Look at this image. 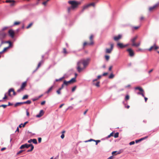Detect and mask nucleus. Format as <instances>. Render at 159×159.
I'll list each match as a JSON object with an SVG mask.
<instances>
[{"label":"nucleus","mask_w":159,"mask_h":159,"mask_svg":"<svg viewBox=\"0 0 159 159\" xmlns=\"http://www.w3.org/2000/svg\"><path fill=\"white\" fill-rule=\"evenodd\" d=\"M42 140V138H38V142L39 143H40Z\"/></svg>","instance_id":"obj_53"},{"label":"nucleus","mask_w":159,"mask_h":159,"mask_svg":"<svg viewBox=\"0 0 159 159\" xmlns=\"http://www.w3.org/2000/svg\"><path fill=\"white\" fill-rule=\"evenodd\" d=\"M9 48V47H6V48H4L3 50V51L2 52H0V53H2V52H5L7 49H8V48Z\"/></svg>","instance_id":"obj_29"},{"label":"nucleus","mask_w":159,"mask_h":159,"mask_svg":"<svg viewBox=\"0 0 159 159\" xmlns=\"http://www.w3.org/2000/svg\"><path fill=\"white\" fill-rule=\"evenodd\" d=\"M26 115L27 116H29V111H26Z\"/></svg>","instance_id":"obj_61"},{"label":"nucleus","mask_w":159,"mask_h":159,"mask_svg":"<svg viewBox=\"0 0 159 159\" xmlns=\"http://www.w3.org/2000/svg\"><path fill=\"white\" fill-rule=\"evenodd\" d=\"M7 97L6 95L5 94V96H4V97L3 98V99H7Z\"/></svg>","instance_id":"obj_64"},{"label":"nucleus","mask_w":159,"mask_h":159,"mask_svg":"<svg viewBox=\"0 0 159 159\" xmlns=\"http://www.w3.org/2000/svg\"><path fill=\"white\" fill-rule=\"evenodd\" d=\"M33 24V22L31 23L28 25L26 27V28L27 29H29V28L31 27V26Z\"/></svg>","instance_id":"obj_25"},{"label":"nucleus","mask_w":159,"mask_h":159,"mask_svg":"<svg viewBox=\"0 0 159 159\" xmlns=\"http://www.w3.org/2000/svg\"><path fill=\"white\" fill-rule=\"evenodd\" d=\"M8 28V27H4L3 28L2 30H6V29H7Z\"/></svg>","instance_id":"obj_57"},{"label":"nucleus","mask_w":159,"mask_h":159,"mask_svg":"<svg viewBox=\"0 0 159 159\" xmlns=\"http://www.w3.org/2000/svg\"><path fill=\"white\" fill-rule=\"evenodd\" d=\"M47 2H46V1L44 2L43 3V4L44 5H46V4Z\"/></svg>","instance_id":"obj_59"},{"label":"nucleus","mask_w":159,"mask_h":159,"mask_svg":"<svg viewBox=\"0 0 159 159\" xmlns=\"http://www.w3.org/2000/svg\"><path fill=\"white\" fill-rule=\"evenodd\" d=\"M114 77V75L113 74V73H111L110 75L109 76V79H112Z\"/></svg>","instance_id":"obj_31"},{"label":"nucleus","mask_w":159,"mask_h":159,"mask_svg":"<svg viewBox=\"0 0 159 159\" xmlns=\"http://www.w3.org/2000/svg\"><path fill=\"white\" fill-rule=\"evenodd\" d=\"M11 92H13V95H16V93L15 92L14 89H11L8 91V95L9 96H11Z\"/></svg>","instance_id":"obj_17"},{"label":"nucleus","mask_w":159,"mask_h":159,"mask_svg":"<svg viewBox=\"0 0 159 159\" xmlns=\"http://www.w3.org/2000/svg\"><path fill=\"white\" fill-rule=\"evenodd\" d=\"M159 47L157 46L156 44H154V45L148 49L149 51H151L152 50H156L159 48Z\"/></svg>","instance_id":"obj_11"},{"label":"nucleus","mask_w":159,"mask_h":159,"mask_svg":"<svg viewBox=\"0 0 159 159\" xmlns=\"http://www.w3.org/2000/svg\"><path fill=\"white\" fill-rule=\"evenodd\" d=\"M42 63V61H40L37 67V69H38Z\"/></svg>","instance_id":"obj_36"},{"label":"nucleus","mask_w":159,"mask_h":159,"mask_svg":"<svg viewBox=\"0 0 159 159\" xmlns=\"http://www.w3.org/2000/svg\"><path fill=\"white\" fill-rule=\"evenodd\" d=\"M44 113V111L43 110H40L39 114L36 116L37 117L39 118L43 116Z\"/></svg>","instance_id":"obj_16"},{"label":"nucleus","mask_w":159,"mask_h":159,"mask_svg":"<svg viewBox=\"0 0 159 159\" xmlns=\"http://www.w3.org/2000/svg\"><path fill=\"white\" fill-rule=\"evenodd\" d=\"M88 111V109H86L84 111V115H85L87 113V111Z\"/></svg>","instance_id":"obj_52"},{"label":"nucleus","mask_w":159,"mask_h":159,"mask_svg":"<svg viewBox=\"0 0 159 159\" xmlns=\"http://www.w3.org/2000/svg\"><path fill=\"white\" fill-rule=\"evenodd\" d=\"M117 46L120 48H123L129 46L128 44L124 45L122 43H118L117 44Z\"/></svg>","instance_id":"obj_10"},{"label":"nucleus","mask_w":159,"mask_h":159,"mask_svg":"<svg viewBox=\"0 0 159 159\" xmlns=\"http://www.w3.org/2000/svg\"><path fill=\"white\" fill-rule=\"evenodd\" d=\"M31 102L30 100H27L26 102H24V104H30L31 103Z\"/></svg>","instance_id":"obj_28"},{"label":"nucleus","mask_w":159,"mask_h":159,"mask_svg":"<svg viewBox=\"0 0 159 159\" xmlns=\"http://www.w3.org/2000/svg\"><path fill=\"white\" fill-rule=\"evenodd\" d=\"M143 92H139L138 93V94H141V95H142V96L143 97H144V93H143Z\"/></svg>","instance_id":"obj_43"},{"label":"nucleus","mask_w":159,"mask_h":159,"mask_svg":"<svg viewBox=\"0 0 159 159\" xmlns=\"http://www.w3.org/2000/svg\"><path fill=\"white\" fill-rule=\"evenodd\" d=\"M8 34L9 36L12 38L14 37L15 34V33L12 29L8 31Z\"/></svg>","instance_id":"obj_12"},{"label":"nucleus","mask_w":159,"mask_h":159,"mask_svg":"<svg viewBox=\"0 0 159 159\" xmlns=\"http://www.w3.org/2000/svg\"><path fill=\"white\" fill-rule=\"evenodd\" d=\"M68 3L71 5L70 7L67 8L68 12L69 13L70 12L71 10H74L77 8L78 6L81 4L80 2L75 1H68Z\"/></svg>","instance_id":"obj_1"},{"label":"nucleus","mask_w":159,"mask_h":159,"mask_svg":"<svg viewBox=\"0 0 159 159\" xmlns=\"http://www.w3.org/2000/svg\"><path fill=\"white\" fill-rule=\"evenodd\" d=\"M76 86H75L74 87L72 88V92H74L75 90L76 89Z\"/></svg>","instance_id":"obj_46"},{"label":"nucleus","mask_w":159,"mask_h":159,"mask_svg":"<svg viewBox=\"0 0 159 159\" xmlns=\"http://www.w3.org/2000/svg\"><path fill=\"white\" fill-rule=\"evenodd\" d=\"M111 48H107L106 49V52L107 53H111L113 48L114 45L112 43H111L110 44Z\"/></svg>","instance_id":"obj_7"},{"label":"nucleus","mask_w":159,"mask_h":159,"mask_svg":"<svg viewBox=\"0 0 159 159\" xmlns=\"http://www.w3.org/2000/svg\"><path fill=\"white\" fill-rule=\"evenodd\" d=\"M122 36L121 34H119L117 36H116L113 37V40L116 41H118L122 38Z\"/></svg>","instance_id":"obj_8"},{"label":"nucleus","mask_w":159,"mask_h":159,"mask_svg":"<svg viewBox=\"0 0 159 159\" xmlns=\"http://www.w3.org/2000/svg\"><path fill=\"white\" fill-rule=\"evenodd\" d=\"M129 95H127L126 96H125V100L126 101V100H129Z\"/></svg>","instance_id":"obj_40"},{"label":"nucleus","mask_w":159,"mask_h":159,"mask_svg":"<svg viewBox=\"0 0 159 159\" xmlns=\"http://www.w3.org/2000/svg\"><path fill=\"white\" fill-rule=\"evenodd\" d=\"M30 147H31V149L30 150H29L27 151V152H30L32 151L34 149V147L33 145L32 144L31 146H30Z\"/></svg>","instance_id":"obj_32"},{"label":"nucleus","mask_w":159,"mask_h":159,"mask_svg":"<svg viewBox=\"0 0 159 159\" xmlns=\"http://www.w3.org/2000/svg\"><path fill=\"white\" fill-rule=\"evenodd\" d=\"M135 143V142L134 141H132L130 142L129 143L130 145H132L134 144Z\"/></svg>","instance_id":"obj_49"},{"label":"nucleus","mask_w":159,"mask_h":159,"mask_svg":"<svg viewBox=\"0 0 159 159\" xmlns=\"http://www.w3.org/2000/svg\"><path fill=\"white\" fill-rule=\"evenodd\" d=\"M53 86H51L49 89L46 92V93H50V92H51L52 89V88H53Z\"/></svg>","instance_id":"obj_23"},{"label":"nucleus","mask_w":159,"mask_h":159,"mask_svg":"<svg viewBox=\"0 0 159 159\" xmlns=\"http://www.w3.org/2000/svg\"><path fill=\"white\" fill-rule=\"evenodd\" d=\"M5 2L6 3H11V2H13L11 4V6H12L14 4V1L13 0H6L5 1Z\"/></svg>","instance_id":"obj_21"},{"label":"nucleus","mask_w":159,"mask_h":159,"mask_svg":"<svg viewBox=\"0 0 159 159\" xmlns=\"http://www.w3.org/2000/svg\"><path fill=\"white\" fill-rule=\"evenodd\" d=\"M28 98V96L27 95H25L22 98L23 100L27 99Z\"/></svg>","instance_id":"obj_26"},{"label":"nucleus","mask_w":159,"mask_h":159,"mask_svg":"<svg viewBox=\"0 0 159 159\" xmlns=\"http://www.w3.org/2000/svg\"><path fill=\"white\" fill-rule=\"evenodd\" d=\"M24 104V102H18L16 103L15 105V107L19 105L20 104Z\"/></svg>","instance_id":"obj_27"},{"label":"nucleus","mask_w":159,"mask_h":159,"mask_svg":"<svg viewBox=\"0 0 159 159\" xmlns=\"http://www.w3.org/2000/svg\"><path fill=\"white\" fill-rule=\"evenodd\" d=\"M63 52L64 54H67V52L66 51V49L65 48H64L63 49Z\"/></svg>","instance_id":"obj_41"},{"label":"nucleus","mask_w":159,"mask_h":159,"mask_svg":"<svg viewBox=\"0 0 159 159\" xmlns=\"http://www.w3.org/2000/svg\"><path fill=\"white\" fill-rule=\"evenodd\" d=\"M114 157L113 156H111L109 157L107 159H113Z\"/></svg>","instance_id":"obj_60"},{"label":"nucleus","mask_w":159,"mask_h":159,"mask_svg":"<svg viewBox=\"0 0 159 159\" xmlns=\"http://www.w3.org/2000/svg\"><path fill=\"white\" fill-rule=\"evenodd\" d=\"M32 145V144H28L27 143H25L24 144L22 145L20 147V148L21 149H23L25 148H28L29 147H30V146Z\"/></svg>","instance_id":"obj_13"},{"label":"nucleus","mask_w":159,"mask_h":159,"mask_svg":"<svg viewBox=\"0 0 159 159\" xmlns=\"http://www.w3.org/2000/svg\"><path fill=\"white\" fill-rule=\"evenodd\" d=\"M108 74V73H104L102 75L103 76H105L107 75Z\"/></svg>","instance_id":"obj_58"},{"label":"nucleus","mask_w":159,"mask_h":159,"mask_svg":"<svg viewBox=\"0 0 159 159\" xmlns=\"http://www.w3.org/2000/svg\"><path fill=\"white\" fill-rule=\"evenodd\" d=\"M24 151L23 150H21L19 151L17 153V155H19L20 154V153H22V152H23Z\"/></svg>","instance_id":"obj_48"},{"label":"nucleus","mask_w":159,"mask_h":159,"mask_svg":"<svg viewBox=\"0 0 159 159\" xmlns=\"http://www.w3.org/2000/svg\"><path fill=\"white\" fill-rule=\"evenodd\" d=\"M89 7L91 6H93V7H95V4L94 2H92L88 4Z\"/></svg>","instance_id":"obj_34"},{"label":"nucleus","mask_w":159,"mask_h":159,"mask_svg":"<svg viewBox=\"0 0 159 159\" xmlns=\"http://www.w3.org/2000/svg\"><path fill=\"white\" fill-rule=\"evenodd\" d=\"M140 20H142L144 19V17L143 16H142L140 17Z\"/></svg>","instance_id":"obj_54"},{"label":"nucleus","mask_w":159,"mask_h":159,"mask_svg":"<svg viewBox=\"0 0 159 159\" xmlns=\"http://www.w3.org/2000/svg\"><path fill=\"white\" fill-rule=\"evenodd\" d=\"M5 43H8L9 44V46L8 47H9V48L12 45V43H11V42L10 41H6V42H5Z\"/></svg>","instance_id":"obj_30"},{"label":"nucleus","mask_w":159,"mask_h":159,"mask_svg":"<svg viewBox=\"0 0 159 159\" xmlns=\"http://www.w3.org/2000/svg\"><path fill=\"white\" fill-rule=\"evenodd\" d=\"M7 106V105H0V107H3L4 108H5Z\"/></svg>","instance_id":"obj_47"},{"label":"nucleus","mask_w":159,"mask_h":159,"mask_svg":"<svg viewBox=\"0 0 159 159\" xmlns=\"http://www.w3.org/2000/svg\"><path fill=\"white\" fill-rule=\"evenodd\" d=\"M135 89H138L141 92H143V89L141 88L137 87L135 88Z\"/></svg>","instance_id":"obj_22"},{"label":"nucleus","mask_w":159,"mask_h":159,"mask_svg":"<svg viewBox=\"0 0 159 159\" xmlns=\"http://www.w3.org/2000/svg\"><path fill=\"white\" fill-rule=\"evenodd\" d=\"M93 35H91L89 37V40L90 41V42L89 43V45H92L94 43L93 41Z\"/></svg>","instance_id":"obj_14"},{"label":"nucleus","mask_w":159,"mask_h":159,"mask_svg":"<svg viewBox=\"0 0 159 159\" xmlns=\"http://www.w3.org/2000/svg\"><path fill=\"white\" fill-rule=\"evenodd\" d=\"M20 23L19 22L16 21L14 22V25H19L20 24Z\"/></svg>","instance_id":"obj_42"},{"label":"nucleus","mask_w":159,"mask_h":159,"mask_svg":"<svg viewBox=\"0 0 159 159\" xmlns=\"http://www.w3.org/2000/svg\"><path fill=\"white\" fill-rule=\"evenodd\" d=\"M100 140H95L94 142H96V145H97L98 143H99L100 142Z\"/></svg>","instance_id":"obj_44"},{"label":"nucleus","mask_w":159,"mask_h":159,"mask_svg":"<svg viewBox=\"0 0 159 159\" xmlns=\"http://www.w3.org/2000/svg\"><path fill=\"white\" fill-rule=\"evenodd\" d=\"M6 36V34L2 32L0 33V39H2Z\"/></svg>","instance_id":"obj_18"},{"label":"nucleus","mask_w":159,"mask_h":159,"mask_svg":"<svg viewBox=\"0 0 159 159\" xmlns=\"http://www.w3.org/2000/svg\"><path fill=\"white\" fill-rule=\"evenodd\" d=\"M138 36L136 35L133 37L131 39L130 42L131 43V45L133 47H138L141 44V42L139 41L137 43H135V41L137 38Z\"/></svg>","instance_id":"obj_2"},{"label":"nucleus","mask_w":159,"mask_h":159,"mask_svg":"<svg viewBox=\"0 0 159 159\" xmlns=\"http://www.w3.org/2000/svg\"><path fill=\"white\" fill-rule=\"evenodd\" d=\"M32 142H33V143H34V144H37V140L35 139H32Z\"/></svg>","instance_id":"obj_38"},{"label":"nucleus","mask_w":159,"mask_h":159,"mask_svg":"<svg viewBox=\"0 0 159 159\" xmlns=\"http://www.w3.org/2000/svg\"><path fill=\"white\" fill-rule=\"evenodd\" d=\"M140 142V140H135V142L136 143H139V142Z\"/></svg>","instance_id":"obj_63"},{"label":"nucleus","mask_w":159,"mask_h":159,"mask_svg":"<svg viewBox=\"0 0 159 159\" xmlns=\"http://www.w3.org/2000/svg\"><path fill=\"white\" fill-rule=\"evenodd\" d=\"M26 84L27 82L26 81L23 82L21 85L20 88L17 90V92L20 93L23 91L24 90L25 87L26 86Z\"/></svg>","instance_id":"obj_5"},{"label":"nucleus","mask_w":159,"mask_h":159,"mask_svg":"<svg viewBox=\"0 0 159 159\" xmlns=\"http://www.w3.org/2000/svg\"><path fill=\"white\" fill-rule=\"evenodd\" d=\"M119 136V133L118 132H117L114 135V137L115 138H117Z\"/></svg>","instance_id":"obj_37"},{"label":"nucleus","mask_w":159,"mask_h":159,"mask_svg":"<svg viewBox=\"0 0 159 159\" xmlns=\"http://www.w3.org/2000/svg\"><path fill=\"white\" fill-rule=\"evenodd\" d=\"M105 58L107 61L109 60L110 57L108 55H105Z\"/></svg>","instance_id":"obj_33"},{"label":"nucleus","mask_w":159,"mask_h":159,"mask_svg":"<svg viewBox=\"0 0 159 159\" xmlns=\"http://www.w3.org/2000/svg\"><path fill=\"white\" fill-rule=\"evenodd\" d=\"M61 89L59 88V89L57 91V94H61Z\"/></svg>","instance_id":"obj_35"},{"label":"nucleus","mask_w":159,"mask_h":159,"mask_svg":"<svg viewBox=\"0 0 159 159\" xmlns=\"http://www.w3.org/2000/svg\"><path fill=\"white\" fill-rule=\"evenodd\" d=\"M158 6V4H156L153 7H150L149 8V11H151L154 10Z\"/></svg>","instance_id":"obj_15"},{"label":"nucleus","mask_w":159,"mask_h":159,"mask_svg":"<svg viewBox=\"0 0 159 159\" xmlns=\"http://www.w3.org/2000/svg\"><path fill=\"white\" fill-rule=\"evenodd\" d=\"M94 140H94L93 139H90L89 140H87V141H86L85 142H90V141H94Z\"/></svg>","instance_id":"obj_51"},{"label":"nucleus","mask_w":159,"mask_h":159,"mask_svg":"<svg viewBox=\"0 0 159 159\" xmlns=\"http://www.w3.org/2000/svg\"><path fill=\"white\" fill-rule=\"evenodd\" d=\"M65 85V84H64V82H63V84L61 85V87L60 88L62 89L64 87Z\"/></svg>","instance_id":"obj_50"},{"label":"nucleus","mask_w":159,"mask_h":159,"mask_svg":"<svg viewBox=\"0 0 159 159\" xmlns=\"http://www.w3.org/2000/svg\"><path fill=\"white\" fill-rule=\"evenodd\" d=\"M76 81L75 78H72L71 80L68 81H67L65 80L64 81V84L66 86H67L69 84L74 83Z\"/></svg>","instance_id":"obj_4"},{"label":"nucleus","mask_w":159,"mask_h":159,"mask_svg":"<svg viewBox=\"0 0 159 159\" xmlns=\"http://www.w3.org/2000/svg\"><path fill=\"white\" fill-rule=\"evenodd\" d=\"M112 66H110L109 68V70H111L112 69Z\"/></svg>","instance_id":"obj_62"},{"label":"nucleus","mask_w":159,"mask_h":159,"mask_svg":"<svg viewBox=\"0 0 159 159\" xmlns=\"http://www.w3.org/2000/svg\"><path fill=\"white\" fill-rule=\"evenodd\" d=\"M140 27V26H134L133 27V29L135 30H137Z\"/></svg>","instance_id":"obj_39"},{"label":"nucleus","mask_w":159,"mask_h":159,"mask_svg":"<svg viewBox=\"0 0 159 159\" xmlns=\"http://www.w3.org/2000/svg\"><path fill=\"white\" fill-rule=\"evenodd\" d=\"M82 62L83 63V65L84 66V69H85L86 66L88 65L89 64V61H90V59H87L86 60H84V59H82Z\"/></svg>","instance_id":"obj_6"},{"label":"nucleus","mask_w":159,"mask_h":159,"mask_svg":"<svg viewBox=\"0 0 159 159\" xmlns=\"http://www.w3.org/2000/svg\"><path fill=\"white\" fill-rule=\"evenodd\" d=\"M89 43H87V42H84V43H83V47H84L86 45H89Z\"/></svg>","instance_id":"obj_45"},{"label":"nucleus","mask_w":159,"mask_h":159,"mask_svg":"<svg viewBox=\"0 0 159 159\" xmlns=\"http://www.w3.org/2000/svg\"><path fill=\"white\" fill-rule=\"evenodd\" d=\"M89 7V6L88 4L87 5L84 6L82 8V11L83 12L85 9H87Z\"/></svg>","instance_id":"obj_19"},{"label":"nucleus","mask_w":159,"mask_h":159,"mask_svg":"<svg viewBox=\"0 0 159 159\" xmlns=\"http://www.w3.org/2000/svg\"><path fill=\"white\" fill-rule=\"evenodd\" d=\"M99 83H100V82L98 81L97 82V83L96 84H95V83H93V85H94L97 87H99L100 86Z\"/></svg>","instance_id":"obj_24"},{"label":"nucleus","mask_w":159,"mask_h":159,"mask_svg":"<svg viewBox=\"0 0 159 159\" xmlns=\"http://www.w3.org/2000/svg\"><path fill=\"white\" fill-rule=\"evenodd\" d=\"M65 137L64 134H62L61 135V137L62 139H63Z\"/></svg>","instance_id":"obj_56"},{"label":"nucleus","mask_w":159,"mask_h":159,"mask_svg":"<svg viewBox=\"0 0 159 159\" xmlns=\"http://www.w3.org/2000/svg\"><path fill=\"white\" fill-rule=\"evenodd\" d=\"M128 52L129 56L131 57H133L134 56V53L133 50L131 48H128L127 50Z\"/></svg>","instance_id":"obj_9"},{"label":"nucleus","mask_w":159,"mask_h":159,"mask_svg":"<svg viewBox=\"0 0 159 159\" xmlns=\"http://www.w3.org/2000/svg\"><path fill=\"white\" fill-rule=\"evenodd\" d=\"M45 101H43L41 102V105H44L45 104Z\"/></svg>","instance_id":"obj_55"},{"label":"nucleus","mask_w":159,"mask_h":159,"mask_svg":"<svg viewBox=\"0 0 159 159\" xmlns=\"http://www.w3.org/2000/svg\"><path fill=\"white\" fill-rule=\"evenodd\" d=\"M28 123V121H26L25 122L24 124H21L20 125H19V127L20 128L22 127H22H24L25 125Z\"/></svg>","instance_id":"obj_20"},{"label":"nucleus","mask_w":159,"mask_h":159,"mask_svg":"<svg viewBox=\"0 0 159 159\" xmlns=\"http://www.w3.org/2000/svg\"><path fill=\"white\" fill-rule=\"evenodd\" d=\"M82 60L79 61L77 64V69L78 72H80L82 71L84 69V68H82L81 66L83 64Z\"/></svg>","instance_id":"obj_3"}]
</instances>
